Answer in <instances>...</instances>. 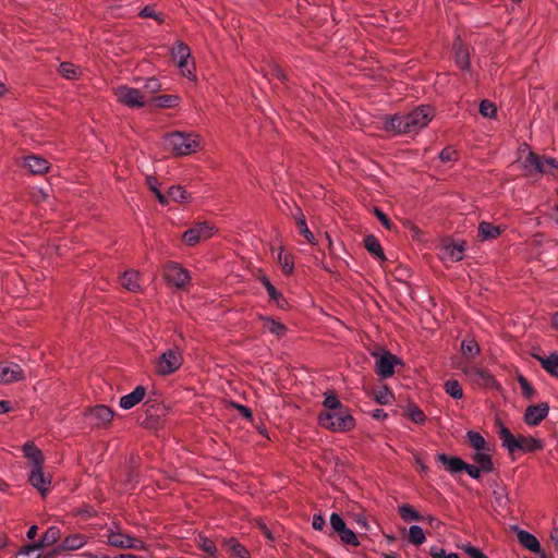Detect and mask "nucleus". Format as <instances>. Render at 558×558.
Here are the masks:
<instances>
[{
    "label": "nucleus",
    "instance_id": "obj_11",
    "mask_svg": "<svg viewBox=\"0 0 558 558\" xmlns=\"http://www.w3.org/2000/svg\"><path fill=\"white\" fill-rule=\"evenodd\" d=\"M163 278L168 283L177 288H182L189 282L190 275L180 264L171 262L163 268Z\"/></svg>",
    "mask_w": 558,
    "mask_h": 558
},
{
    "label": "nucleus",
    "instance_id": "obj_39",
    "mask_svg": "<svg viewBox=\"0 0 558 558\" xmlns=\"http://www.w3.org/2000/svg\"><path fill=\"white\" fill-rule=\"evenodd\" d=\"M61 537V530L58 526H50L41 536V539L39 543H36L37 545H40V548L43 546H50L56 544Z\"/></svg>",
    "mask_w": 558,
    "mask_h": 558
},
{
    "label": "nucleus",
    "instance_id": "obj_12",
    "mask_svg": "<svg viewBox=\"0 0 558 558\" xmlns=\"http://www.w3.org/2000/svg\"><path fill=\"white\" fill-rule=\"evenodd\" d=\"M399 359L388 351H385L376 361V373L383 378L387 379L395 373V366L399 363Z\"/></svg>",
    "mask_w": 558,
    "mask_h": 558
},
{
    "label": "nucleus",
    "instance_id": "obj_60",
    "mask_svg": "<svg viewBox=\"0 0 558 558\" xmlns=\"http://www.w3.org/2000/svg\"><path fill=\"white\" fill-rule=\"evenodd\" d=\"M375 215L385 228H387L388 230L391 229V222L385 213H383L380 209L376 208Z\"/></svg>",
    "mask_w": 558,
    "mask_h": 558
},
{
    "label": "nucleus",
    "instance_id": "obj_64",
    "mask_svg": "<svg viewBox=\"0 0 558 558\" xmlns=\"http://www.w3.org/2000/svg\"><path fill=\"white\" fill-rule=\"evenodd\" d=\"M271 75L281 82L286 81V74H284L283 70L277 64L272 65Z\"/></svg>",
    "mask_w": 558,
    "mask_h": 558
},
{
    "label": "nucleus",
    "instance_id": "obj_19",
    "mask_svg": "<svg viewBox=\"0 0 558 558\" xmlns=\"http://www.w3.org/2000/svg\"><path fill=\"white\" fill-rule=\"evenodd\" d=\"M88 542V536L81 533L70 534L62 543L57 547V551L60 550H77L82 548Z\"/></svg>",
    "mask_w": 558,
    "mask_h": 558
},
{
    "label": "nucleus",
    "instance_id": "obj_53",
    "mask_svg": "<svg viewBox=\"0 0 558 558\" xmlns=\"http://www.w3.org/2000/svg\"><path fill=\"white\" fill-rule=\"evenodd\" d=\"M392 399L393 395L386 387L375 393V401L379 404H389Z\"/></svg>",
    "mask_w": 558,
    "mask_h": 558
},
{
    "label": "nucleus",
    "instance_id": "obj_57",
    "mask_svg": "<svg viewBox=\"0 0 558 558\" xmlns=\"http://www.w3.org/2000/svg\"><path fill=\"white\" fill-rule=\"evenodd\" d=\"M462 549L470 558H488L481 549L472 545H464Z\"/></svg>",
    "mask_w": 558,
    "mask_h": 558
},
{
    "label": "nucleus",
    "instance_id": "obj_27",
    "mask_svg": "<svg viewBox=\"0 0 558 558\" xmlns=\"http://www.w3.org/2000/svg\"><path fill=\"white\" fill-rule=\"evenodd\" d=\"M442 258L449 259L451 262H459L463 258L464 253V243L463 242H452L444 245L442 250Z\"/></svg>",
    "mask_w": 558,
    "mask_h": 558
},
{
    "label": "nucleus",
    "instance_id": "obj_56",
    "mask_svg": "<svg viewBox=\"0 0 558 558\" xmlns=\"http://www.w3.org/2000/svg\"><path fill=\"white\" fill-rule=\"evenodd\" d=\"M542 168L544 171L542 173H554V170L557 169L558 165L556 159L550 157H542Z\"/></svg>",
    "mask_w": 558,
    "mask_h": 558
},
{
    "label": "nucleus",
    "instance_id": "obj_42",
    "mask_svg": "<svg viewBox=\"0 0 558 558\" xmlns=\"http://www.w3.org/2000/svg\"><path fill=\"white\" fill-rule=\"evenodd\" d=\"M153 101L159 108H173L179 105L180 97L178 95H161L155 97Z\"/></svg>",
    "mask_w": 558,
    "mask_h": 558
},
{
    "label": "nucleus",
    "instance_id": "obj_38",
    "mask_svg": "<svg viewBox=\"0 0 558 558\" xmlns=\"http://www.w3.org/2000/svg\"><path fill=\"white\" fill-rule=\"evenodd\" d=\"M295 223L298 226V229L300 231V233L311 243V244H315L316 243V240H315V236L313 234V232H311V230L308 229L307 227V223H306V219H305V216L303 215V213L301 210H299V214L295 215Z\"/></svg>",
    "mask_w": 558,
    "mask_h": 558
},
{
    "label": "nucleus",
    "instance_id": "obj_44",
    "mask_svg": "<svg viewBox=\"0 0 558 558\" xmlns=\"http://www.w3.org/2000/svg\"><path fill=\"white\" fill-rule=\"evenodd\" d=\"M445 391L453 399L463 398V389L457 379H449L444 385Z\"/></svg>",
    "mask_w": 558,
    "mask_h": 558
},
{
    "label": "nucleus",
    "instance_id": "obj_21",
    "mask_svg": "<svg viewBox=\"0 0 558 558\" xmlns=\"http://www.w3.org/2000/svg\"><path fill=\"white\" fill-rule=\"evenodd\" d=\"M454 60L457 65L461 70H468L470 68V56L468 48L464 46L460 38H457L453 43Z\"/></svg>",
    "mask_w": 558,
    "mask_h": 558
},
{
    "label": "nucleus",
    "instance_id": "obj_55",
    "mask_svg": "<svg viewBox=\"0 0 558 558\" xmlns=\"http://www.w3.org/2000/svg\"><path fill=\"white\" fill-rule=\"evenodd\" d=\"M140 16L144 17V19H154L159 24L165 22L163 16L161 14L156 13L154 11V9L149 5H146L145 8L142 9V11L140 12Z\"/></svg>",
    "mask_w": 558,
    "mask_h": 558
},
{
    "label": "nucleus",
    "instance_id": "obj_48",
    "mask_svg": "<svg viewBox=\"0 0 558 558\" xmlns=\"http://www.w3.org/2000/svg\"><path fill=\"white\" fill-rule=\"evenodd\" d=\"M518 383L521 388L522 396L529 400L533 399L535 396V389L530 381L523 375H519Z\"/></svg>",
    "mask_w": 558,
    "mask_h": 558
},
{
    "label": "nucleus",
    "instance_id": "obj_2",
    "mask_svg": "<svg viewBox=\"0 0 558 558\" xmlns=\"http://www.w3.org/2000/svg\"><path fill=\"white\" fill-rule=\"evenodd\" d=\"M163 145L175 156H185L201 148V140L196 134L177 131L165 135Z\"/></svg>",
    "mask_w": 558,
    "mask_h": 558
},
{
    "label": "nucleus",
    "instance_id": "obj_54",
    "mask_svg": "<svg viewBox=\"0 0 558 558\" xmlns=\"http://www.w3.org/2000/svg\"><path fill=\"white\" fill-rule=\"evenodd\" d=\"M161 89V84L158 78L156 77H149L146 80L144 84V90L145 93L149 95H154L158 93Z\"/></svg>",
    "mask_w": 558,
    "mask_h": 558
},
{
    "label": "nucleus",
    "instance_id": "obj_33",
    "mask_svg": "<svg viewBox=\"0 0 558 558\" xmlns=\"http://www.w3.org/2000/svg\"><path fill=\"white\" fill-rule=\"evenodd\" d=\"M260 319L263 322V327L270 333H274L279 338L287 333V327L280 322L267 316H260Z\"/></svg>",
    "mask_w": 558,
    "mask_h": 558
},
{
    "label": "nucleus",
    "instance_id": "obj_41",
    "mask_svg": "<svg viewBox=\"0 0 558 558\" xmlns=\"http://www.w3.org/2000/svg\"><path fill=\"white\" fill-rule=\"evenodd\" d=\"M146 183L149 190L155 194L156 198L161 205H168L167 196L160 191V183L155 177H146Z\"/></svg>",
    "mask_w": 558,
    "mask_h": 558
},
{
    "label": "nucleus",
    "instance_id": "obj_7",
    "mask_svg": "<svg viewBox=\"0 0 558 558\" xmlns=\"http://www.w3.org/2000/svg\"><path fill=\"white\" fill-rule=\"evenodd\" d=\"M118 102L129 108H142L145 106V95L136 88L120 85L113 89Z\"/></svg>",
    "mask_w": 558,
    "mask_h": 558
},
{
    "label": "nucleus",
    "instance_id": "obj_8",
    "mask_svg": "<svg viewBox=\"0 0 558 558\" xmlns=\"http://www.w3.org/2000/svg\"><path fill=\"white\" fill-rule=\"evenodd\" d=\"M465 377L478 387L498 388V384L494 376L486 369L475 365H464L461 367Z\"/></svg>",
    "mask_w": 558,
    "mask_h": 558
},
{
    "label": "nucleus",
    "instance_id": "obj_43",
    "mask_svg": "<svg viewBox=\"0 0 558 558\" xmlns=\"http://www.w3.org/2000/svg\"><path fill=\"white\" fill-rule=\"evenodd\" d=\"M399 514L402 518V520L410 522V521H422L424 520V517L421 515L412 506L410 505H403L399 507Z\"/></svg>",
    "mask_w": 558,
    "mask_h": 558
},
{
    "label": "nucleus",
    "instance_id": "obj_45",
    "mask_svg": "<svg viewBox=\"0 0 558 558\" xmlns=\"http://www.w3.org/2000/svg\"><path fill=\"white\" fill-rule=\"evenodd\" d=\"M278 263L281 266L284 274H291L294 267L292 256L286 253L281 247L278 253Z\"/></svg>",
    "mask_w": 558,
    "mask_h": 558
},
{
    "label": "nucleus",
    "instance_id": "obj_15",
    "mask_svg": "<svg viewBox=\"0 0 558 558\" xmlns=\"http://www.w3.org/2000/svg\"><path fill=\"white\" fill-rule=\"evenodd\" d=\"M23 378L24 371L19 364L0 362V384H11Z\"/></svg>",
    "mask_w": 558,
    "mask_h": 558
},
{
    "label": "nucleus",
    "instance_id": "obj_31",
    "mask_svg": "<svg viewBox=\"0 0 558 558\" xmlns=\"http://www.w3.org/2000/svg\"><path fill=\"white\" fill-rule=\"evenodd\" d=\"M501 229L499 226H495L490 222L482 221L478 225L477 236L481 241L496 239L500 235Z\"/></svg>",
    "mask_w": 558,
    "mask_h": 558
},
{
    "label": "nucleus",
    "instance_id": "obj_14",
    "mask_svg": "<svg viewBox=\"0 0 558 558\" xmlns=\"http://www.w3.org/2000/svg\"><path fill=\"white\" fill-rule=\"evenodd\" d=\"M28 481L43 497H45L50 490L51 477L49 475H45L44 466L33 468L28 476Z\"/></svg>",
    "mask_w": 558,
    "mask_h": 558
},
{
    "label": "nucleus",
    "instance_id": "obj_52",
    "mask_svg": "<svg viewBox=\"0 0 558 558\" xmlns=\"http://www.w3.org/2000/svg\"><path fill=\"white\" fill-rule=\"evenodd\" d=\"M480 112L485 118H494L496 117L497 109L492 101L482 100V102L480 104Z\"/></svg>",
    "mask_w": 558,
    "mask_h": 558
},
{
    "label": "nucleus",
    "instance_id": "obj_23",
    "mask_svg": "<svg viewBox=\"0 0 558 558\" xmlns=\"http://www.w3.org/2000/svg\"><path fill=\"white\" fill-rule=\"evenodd\" d=\"M498 436L502 447H505L510 454L518 451L519 436L515 437L508 427L500 425Z\"/></svg>",
    "mask_w": 558,
    "mask_h": 558
},
{
    "label": "nucleus",
    "instance_id": "obj_10",
    "mask_svg": "<svg viewBox=\"0 0 558 558\" xmlns=\"http://www.w3.org/2000/svg\"><path fill=\"white\" fill-rule=\"evenodd\" d=\"M330 525L332 530L339 535L341 542L344 545H350L354 547L360 545V541L356 534L352 530L347 527L345 522L338 513H331Z\"/></svg>",
    "mask_w": 558,
    "mask_h": 558
},
{
    "label": "nucleus",
    "instance_id": "obj_4",
    "mask_svg": "<svg viewBox=\"0 0 558 558\" xmlns=\"http://www.w3.org/2000/svg\"><path fill=\"white\" fill-rule=\"evenodd\" d=\"M182 364V351L174 345L160 354L155 363V371L158 375L168 376L175 373Z\"/></svg>",
    "mask_w": 558,
    "mask_h": 558
},
{
    "label": "nucleus",
    "instance_id": "obj_1",
    "mask_svg": "<svg viewBox=\"0 0 558 558\" xmlns=\"http://www.w3.org/2000/svg\"><path fill=\"white\" fill-rule=\"evenodd\" d=\"M434 116L435 111L430 106L422 105L411 112L395 114L388 123V129L398 134H416L429 123Z\"/></svg>",
    "mask_w": 558,
    "mask_h": 558
},
{
    "label": "nucleus",
    "instance_id": "obj_6",
    "mask_svg": "<svg viewBox=\"0 0 558 558\" xmlns=\"http://www.w3.org/2000/svg\"><path fill=\"white\" fill-rule=\"evenodd\" d=\"M171 56L173 60L177 61L178 68L180 69L183 76L187 78L195 77V65L194 63H189L191 50L186 44H184L183 41L175 43L171 50Z\"/></svg>",
    "mask_w": 558,
    "mask_h": 558
},
{
    "label": "nucleus",
    "instance_id": "obj_5",
    "mask_svg": "<svg viewBox=\"0 0 558 558\" xmlns=\"http://www.w3.org/2000/svg\"><path fill=\"white\" fill-rule=\"evenodd\" d=\"M107 542L110 546L121 549L140 550L145 548L143 541L123 533L119 526H116L114 530L112 527L108 530Z\"/></svg>",
    "mask_w": 558,
    "mask_h": 558
},
{
    "label": "nucleus",
    "instance_id": "obj_24",
    "mask_svg": "<svg viewBox=\"0 0 558 558\" xmlns=\"http://www.w3.org/2000/svg\"><path fill=\"white\" fill-rule=\"evenodd\" d=\"M24 456L31 461L32 469L44 466V456L41 450L32 441L23 446Z\"/></svg>",
    "mask_w": 558,
    "mask_h": 558
},
{
    "label": "nucleus",
    "instance_id": "obj_51",
    "mask_svg": "<svg viewBox=\"0 0 558 558\" xmlns=\"http://www.w3.org/2000/svg\"><path fill=\"white\" fill-rule=\"evenodd\" d=\"M410 418L415 423L423 425L426 421L425 413L415 404H410L408 408Z\"/></svg>",
    "mask_w": 558,
    "mask_h": 558
},
{
    "label": "nucleus",
    "instance_id": "obj_32",
    "mask_svg": "<svg viewBox=\"0 0 558 558\" xmlns=\"http://www.w3.org/2000/svg\"><path fill=\"white\" fill-rule=\"evenodd\" d=\"M489 452L490 451L487 450H481L472 454V460L477 466L483 469L484 473H490L494 470V462Z\"/></svg>",
    "mask_w": 558,
    "mask_h": 558
},
{
    "label": "nucleus",
    "instance_id": "obj_34",
    "mask_svg": "<svg viewBox=\"0 0 558 558\" xmlns=\"http://www.w3.org/2000/svg\"><path fill=\"white\" fill-rule=\"evenodd\" d=\"M140 274L135 270H128L121 277V284L130 292H138L141 286L138 283Z\"/></svg>",
    "mask_w": 558,
    "mask_h": 558
},
{
    "label": "nucleus",
    "instance_id": "obj_29",
    "mask_svg": "<svg viewBox=\"0 0 558 558\" xmlns=\"http://www.w3.org/2000/svg\"><path fill=\"white\" fill-rule=\"evenodd\" d=\"M222 546L226 550L238 558H250L248 550L240 544L234 537L222 539Z\"/></svg>",
    "mask_w": 558,
    "mask_h": 558
},
{
    "label": "nucleus",
    "instance_id": "obj_40",
    "mask_svg": "<svg viewBox=\"0 0 558 558\" xmlns=\"http://www.w3.org/2000/svg\"><path fill=\"white\" fill-rule=\"evenodd\" d=\"M165 195L168 198V203L170 201L183 203L190 198L187 192L182 186L179 185H173L169 187L167 194Z\"/></svg>",
    "mask_w": 558,
    "mask_h": 558
},
{
    "label": "nucleus",
    "instance_id": "obj_30",
    "mask_svg": "<svg viewBox=\"0 0 558 558\" xmlns=\"http://www.w3.org/2000/svg\"><path fill=\"white\" fill-rule=\"evenodd\" d=\"M25 167L33 174H43L48 171L49 162L38 156H28L25 158Z\"/></svg>",
    "mask_w": 558,
    "mask_h": 558
},
{
    "label": "nucleus",
    "instance_id": "obj_28",
    "mask_svg": "<svg viewBox=\"0 0 558 558\" xmlns=\"http://www.w3.org/2000/svg\"><path fill=\"white\" fill-rule=\"evenodd\" d=\"M542 156L530 151L526 157L521 161L523 169L526 174L542 173L544 169L542 168Z\"/></svg>",
    "mask_w": 558,
    "mask_h": 558
},
{
    "label": "nucleus",
    "instance_id": "obj_3",
    "mask_svg": "<svg viewBox=\"0 0 558 558\" xmlns=\"http://www.w3.org/2000/svg\"><path fill=\"white\" fill-rule=\"evenodd\" d=\"M320 426L332 432H348L354 428L355 420L348 409L322 412L318 415Z\"/></svg>",
    "mask_w": 558,
    "mask_h": 558
},
{
    "label": "nucleus",
    "instance_id": "obj_9",
    "mask_svg": "<svg viewBox=\"0 0 558 558\" xmlns=\"http://www.w3.org/2000/svg\"><path fill=\"white\" fill-rule=\"evenodd\" d=\"M215 227L208 222H199L187 229L182 239L189 246H194L202 241L208 240L213 236Z\"/></svg>",
    "mask_w": 558,
    "mask_h": 558
},
{
    "label": "nucleus",
    "instance_id": "obj_46",
    "mask_svg": "<svg viewBox=\"0 0 558 558\" xmlns=\"http://www.w3.org/2000/svg\"><path fill=\"white\" fill-rule=\"evenodd\" d=\"M426 537L424 531L418 525H411L409 529V542L413 545H422L425 542Z\"/></svg>",
    "mask_w": 558,
    "mask_h": 558
},
{
    "label": "nucleus",
    "instance_id": "obj_22",
    "mask_svg": "<svg viewBox=\"0 0 558 558\" xmlns=\"http://www.w3.org/2000/svg\"><path fill=\"white\" fill-rule=\"evenodd\" d=\"M544 449V441L533 436H519L518 451L536 452Z\"/></svg>",
    "mask_w": 558,
    "mask_h": 558
},
{
    "label": "nucleus",
    "instance_id": "obj_59",
    "mask_svg": "<svg viewBox=\"0 0 558 558\" xmlns=\"http://www.w3.org/2000/svg\"><path fill=\"white\" fill-rule=\"evenodd\" d=\"M463 471H465L472 478L478 480L481 477L483 469H481L477 465L469 464L465 462Z\"/></svg>",
    "mask_w": 558,
    "mask_h": 558
},
{
    "label": "nucleus",
    "instance_id": "obj_18",
    "mask_svg": "<svg viewBox=\"0 0 558 558\" xmlns=\"http://www.w3.org/2000/svg\"><path fill=\"white\" fill-rule=\"evenodd\" d=\"M532 356L539 362L543 369L550 376L558 379V353H550L548 356H543L533 353Z\"/></svg>",
    "mask_w": 558,
    "mask_h": 558
},
{
    "label": "nucleus",
    "instance_id": "obj_37",
    "mask_svg": "<svg viewBox=\"0 0 558 558\" xmlns=\"http://www.w3.org/2000/svg\"><path fill=\"white\" fill-rule=\"evenodd\" d=\"M364 246L375 257H377L381 260L385 259V254L381 248V245L375 235H373V234L366 235L364 239Z\"/></svg>",
    "mask_w": 558,
    "mask_h": 558
},
{
    "label": "nucleus",
    "instance_id": "obj_20",
    "mask_svg": "<svg viewBox=\"0 0 558 558\" xmlns=\"http://www.w3.org/2000/svg\"><path fill=\"white\" fill-rule=\"evenodd\" d=\"M146 395L144 386H137L131 393L121 397L120 407L124 410H130L138 404Z\"/></svg>",
    "mask_w": 558,
    "mask_h": 558
},
{
    "label": "nucleus",
    "instance_id": "obj_16",
    "mask_svg": "<svg viewBox=\"0 0 558 558\" xmlns=\"http://www.w3.org/2000/svg\"><path fill=\"white\" fill-rule=\"evenodd\" d=\"M86 416L93 425L102 426L111 422L113 412L109 407L100 404L89 409Z\"/></svg>",
    "mask_w": 558,
    "mask_h": 558
},
{
    "label": "nucleus",
    "instance_id": "obj_25",
    "mask_svg": "<svg viewBox=\"0 0 558 558\" xmlns=\"http://www.w3.org/2000/svg\"><path fill=\"white\" fill-rule=\"evenodd\" d=\"M436 458L445 466L446 471L451 474L463 471L465 462L461 458L450 457L446 453H438Z\"/></svg>",
    "mask_w": 558,
    "mask_h": 558
},
{
    "label": "nucleus",
    "instance_id": "obj_17",
    "mask_svg": "<svg viewBox=\"0 0 558 558\" xmlns=\"http://www.w3.org/2000/svg\"><path fill=\"white\" fill-rule=\"evenodd\" d=\"M518 542L526 549L539 554L541 558H547L546 554L542 550L538 539L527 531L518 530Z\"/></svg>",
    "mask_w": 558,
    "mask_h": 558
},
{
    "label": "nucleus",
    "instance_id": "obj_49",
    "mask_svg": "<svg viewBox=\"0 0 558 558\" xmlns=\"http://www.w3.org/2000/svg\"><path fill=\"white\" fill-rule=\"evenodd\" d=\"M40 545L32 544L24 546L15 556V558H40L38 550Z\"/></svg>",
    "mask_w": 558,
    "mask_h": 558
},
{
    "label": "nucleus",
    "instance_id": "obj_61",
    "mask_svg": "<svg viewBox=\"0 0 558 558\" xmlns=\"http://www.w3.org/2000/svg\"><path fill=\"white\" fill-rule=\"evenodd\" d=\"M312 526L314 530L322 531L325 526V519L322 514H314Z\"/></svg>",
    "mask_w": 558,
    "mask_h": 558
},
{
    "label": "nucleus",
    "instance_id": "obj_50",
    "mask_svg": "<svg viewBox=\"0 0 558 558\" xmlns=\"http://www.w3.org/2000/svg\"><path fill=\"white\" fill-rule=\"evenodd\" d=\"M324 407L331 410V411H337V410H343V409H347L342 402L339 400L338 396L333 392H330L329 395L326 396L324 402H323Z\"/></svg>",
    "mask_w": 558,
    "mask_h": 558
},
{
    "label": "nucleus",
    "instance_id": "obj_26",
    "mask_svg": "<svg viewBox=\"0 0 558 558\" xmlns=\"http://www.w3.org/2000/svg\"><path fill=\"white\" fill-rule=\"evenodd\" d=\"M259 281L260 283L264 286V288L266 289L268 295H269V299L276 303V305L279 307V308H286V306L288 305V302L287 300L283 298V295L275 288V286L270 282V280L266 277V276H263L259 278Z\"/></svg>",
    "mask_w": 558,
    "mask_h": 558
},
{
    "label": "nucleus",
    "instance_id": "obj_58",
    "mask_svg": "<svg viewBox=\"0 0 558 558\" xmlns=\"http://www.w3.org/2000/svg\"><path fill=\"white\" fill-rule=\"evenodd\" d=\"M199 542V546L204 551L210 555H214L216 553L217 548L211 539L207 537H201Z\"/></svg>",
    "mask_w": 558,
    "mask_h": 558
},
{
    "label": "nucleus",
    "instance_id": "obj_36",
    "mask_svg": "<svg viewBox=\"0 0 558 558\" xmlns=\"http://www.w3.org/2000/svg\"><path fill=\"white\" fill-rule=\"evenodd\" d=\"M481 352L480 345L472 337L464 338L461 342V353L466 359H473Z\"/></svg>",
    "mask_w": 558,
    "mask_h": 558
},
{
    "label": "nucleus",
    "instance_id": "obj_63",
    "mask_svg": "<svg viewBox=\"0 0 558 558\" xmlns=\"http://www.w3.org/2000/svg\"><path fill=\"white\" fill-rule=\"evenodd\" d=\"M429 555L433 558H446L448 556L445 549L438 546H433L429 550Z\"/></svg>",
    "mask_w": 558,
    "mask_h": 558
},
{
    "label": "nucleus",
    "instance_id": "obj_13",
    "mask_svg": "<svg viewBox=\"0 0 558 558\" xmlns=\"http://www.w3.org/2000/svg\"><path fill=\"white\" fill-rule=\"evenodd\" d=\"M548 412L549 405L547 402L529 405L524 413V422L529 426H537L546 418Z\"/></svg>",
    "mask_w": 558,
    "mask_h": 558
},
{
    "label": "nucleus",
    "instance_id": "obj_35",
    "mask_svg": "<svg viewBox=\"0 0 558 558\" xmlns=\"http://www.w3.org/2000/svg\"><path fill=\"white\" fill-rule=\"evenodd\" d=\"M466 438L470 446L476 451L487 450L492 451V446L488 444L485 438L478 433L474 430H469L466 433Z\"/></svg>",
    "mask_w": 558,
    "mask_h": 558
},
{
    "label": "nucleus",
    "instance_id": "obj_62",
    "mask_svg": "<svg viewBox=\"0 0 558 558\" xmlns=\"http://www.w3.org/2000/svg\"><path fill=\"white\" fill-rule=\"evenodd\" d=\"M494 496L499 506H504L507 502V494L505 489L494 490Z\"/></svg>",
    "mask_w": 558,
    "mask_h": 558
},
{
    "label": "nucleus",
    "instance_id": "obj_47",
    "mask_svg": "<svg viewBox=\"0 0 558 558\" xmlns=\"http://www.w3.org/2000/svg\"><path fill=\"white\" fill-rule=\"evenodd\" d=\"M59 73L64 78L74 80L77 77L78 68L71 62H62L59 65Z\"/></svg>",
    "mask_w": 558,
    "mask_h": 558
}]
</instances>
